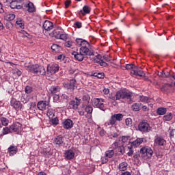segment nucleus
Wrapping results in <instances>:
<instances>
[{
  "mask_svg": "<svg viewBox=\"0 0 175 175\" xmlns=\"http://www.w3.org/2000/svg\"><path fill=\"white\" fill-rule=\"evenodd\" d=\"M64 46L65 47H71L72 46H73V42H72V40H68L64 43Z\"/></svg>",
  "mask_w": 175,
  "mask_h": 175,
  "instance_id": "50",
  "label": "nucleus"
},
{
  "mask_svg": "<svg viewBox=\"0 0 175 175\" xmlns=\"http://www.w3.org/2000/svg\"><path fill=\"white\" fill-rule=\"evenodd\" d=\"M94 110V108H92V106H87L85 107V112L87 113V114H92V111Z\"/></svg>",
  "mask_w": 175,
  "mask_h": 175,
  "instance_id": "41",
  "label": "nucleus"
},
{
  "mask_svg": "<svg viewBox=\"0 0 175 175\" xmlns=\"http://www.w3.org/2000/svg\"><path fill=\"white\" fill-rule=\"evenodd\" d=\"M75 104L77 105V106L79 107V106H80V103L81 100L79 99L77 97L75 98Z\"/></svg>",
  "mask_w": 175,
  "mask_h": 175,
  "instance_id": "62",
  "label": "nucleus"
},
{
  "mask_svg": "<svg viewBox=\"0 0 175 175\" xmlns=\"http://www.w3.org/2000/svg\"><path fill=\"white\" fill-rule=\"evenodd\" d=\"M11 106L15 109V110H21V109H23V105L21 104V103L17 100H16V98H12L11 99Z\"/></svg>",
  "mask_w": 175,
  "mask_h": 175,
  "instance_id": "11",
  "label": "nucleus"
},
{
  "mask_svg": "<svg viewBox=\"0 0 175 175\" xmlns=\"http://www.w3.org/2000/svg\"><path fill=\"white\" fill-rule=\"evenodd\" d=\"M60 91H61V88L59 86L52 85L50 88H49V92L52 95H55V94H59Z\"/></svg>",
  "mask_w": 175,
  "mask_h": 175,
  "instance_id": "20",
  "label": "nucleus"
},
{
  "mask_svg": "<svg viewBox=\"0 0 175 175\" xmlns=\"http://www.w3.org/2000/svg\"><path fill=\"white\" fill-rule=\"evenodd\" d=\"M70 106H71V109H73L74 110H76V109H78L79 107H77L76 104V101L71 100L70 102Z\"/></svg>",
  "mask_w": 175,
  "mask_h": 175,
  "instance_id": "46",
  "label": "nucleus"
},
{
  "mask_svg": "<svg viewBox=\"0 0 175 175\" xmlns=\"http://www.w3.org/2000/svg\"><path fill=\"white\" fill-rule=\"evenodd\" d=\"M21 126L22 125L21 124H20V122L14 123L10 126L11 130V133L13 132H15V133H17V134L20 133V132L23 131V128Z\"/></svg>",
  "mask_w": 175,
  "mask_h": 175,
  "instance_id": "7",
  "label": "nucleus"
},
{
  "mask_svg": "<svg viewBox=\"0 0 175 175\" xmlns=\"http://www.w3.org/2000/svg\"><path fill=\"white\" fill-rule=\"evenodd\" d=\"M58 70H59V66L58 64H51L47 66V72H49L51 75H55Z\"/></svg>",
  "mask_w": 175,
  "mask_h": 175,
  "instance_id": "12",
  "label": "nucleus"
},
{
  "mask_svg": "<svg viewBox=\"0 0 175 175\" xmlns=\"http://www.w3.org/2000/svg\"><path fill=\"white\" fill-rule=\"evenodd\" d=\"M163 121H172L173 120V113H167L163 117Z\"/></svg>",
  "mask_w": 175,
  "mask_h": 175,
  "instance_id": "31",
  "label": "nucleus"
},
{
  "mask_svg": "<svg viewBox=\"0 0 175 175\" xmlns=\"http://www.w3.org/2000/svg\"><path fill=\"white\" fill-rule=\"evenodd\" d=\"M64 3H65V8L67 9V8H69V5H70V3H72V1L67 0L64 2Z\"/></svg>",
  "mask_w": 175,
  "mask_h": 175,
  "instance_id": "60",
  "label": "nucleus"
},
{
  "mask_svg": "<svg viewBox=\"0 0 175 175\" xmlns=\"http://www.w3.org/2000/svg\"><path fill=\"white\" fill-rule=\"evenodd\" d=\"M112 148L113 150H116L117 148H118V142H115L113 144H112Z\"/></svg>",
  "mask_w": 175,
  "mask_h": 175,
  "instance_id": "61",
  "label": "nucleus"
},
{
  "mask_svg": "<svg viewBox=\"0 0 175 175\" xmlns=\"http://www.w3.org/2000/svg\"><path fill=\"white\" fill-rule=\"evenodd\" d=\"M32 91H33V88L31 86H26L25 88V92H26V94H31Z\"/></svg>",
  "mask_w": 175,
  "mask_h": 175,
  "instance_id": "49",
  "label": "nucleus"
},
{
  "mask_svg": "<svg viewBox=\"0 0 175 175\" xmlns=\"http://www.w3.org/2000/svg\"><path fill=\"white\" fill-rule=\"evenodd\" d=\"M18 150V149L17 148V146H14L13 145L10 146L8 148V151L10 152V155H14L15 154H17Z\"/></svg>",
  "mask_w": 175,
  "mask_h": 175,
  "instance_id": "25",
  "label": "nucleus"
},
{
  "mask_svg": "<svg viewBox=\"0 0 175 175\" xmlns=\"http://www.w3.org/2000/svg\"><path fill=\"white\" fill-rule=\"evenodd\" d=\"M116 121H117L116 119V117L114 116V115H112L111 116L110 120H109V122H106L105 125H107H107H115L116 124Z\"/></svg>",
  "mask_w": 175,
  "mask_h": 175,
  "instance_id": "34",
  "label": "nucleus"
},
{
  "mask_svg": "<svg viewBox=\"0 0 175 175\" xmlns=\"http://www.w3.org/2000/svg\"><path fill=\"white\" fill-rule=\"evenodd\" d=\"M90 43H88V42H87V40H83V41L82 42V44H81V47H87V46H89Z\"/></svg>",
  "mask_w": 175,
  "mask_h": 175,
  "instance_id": "56",
  "label": "nucleus"
},
{
  "mask_svg": "<svg viewBox=\"0 0 175 175\" xmlns=\"http://www.w3.org/2000/svg\"><path fill=\"white\" fill-rule=\"evenodd\" d=\"M51 49L53 53H59L62 50V47L57 44H53Z\"/></svg>",
  "mask_w": 175,
  "mask_h": 175,
  "instance_id": "26",
  "label": "nucleus"
},
{
  "mask_svg": "<svg viewBox=\"0 0 175 175\" xmlns=\"http://www.w3.org/2000/svg\"><path fill=\"white\" fill-rule=\"evenodd\" d=\"M25 68L27 70L32 72V73H36V75H41L42 76H44V75H46V69L44 67L38 64L31 65L28 63H25Z\"/></svg>",
  "mask_w": 175,
  "mask_h": 175,
  "instance_id": "1",
  "label": "nucleus"
},
{
  "mask_svg": "<svg viewBox=\"0 0 175 175\" xmlns=\"http://www.w3.org/2000/svg\"><path fill=\"white\" fill-rule=\"evenodd\" d=\"M1 122L4 126L9 124V120L6 119V118H1Z\"/></svg>",
  "mask_w": 175,
  "mask_h": 175,
  "instance_id": "42",
  "label": "nucleus"
},
{
  "mask_svg": "<svg viewBox=\"0 0 175 175\" xmlns=\"http://www.w3.org/2000/svg\"><path fill=\"white\" fill-rule=\"evenodd\" d=\"M129 136H122L121 137V142H122V143H126V142L129 140Z\"/></svg>",
  "mask_w": 175,
  "mask_h": 175,
  "instance_id": "53",
  "label": "nucleus"
},
{
  "mask_svg": "<svg viewBox=\"0 0 175 175\" xmlns=\"http://www.w3.org/2000/svg\"><path fill=\"white\" fill-rule=\"evenodd\" d=\"M62 125L64 129H72L73 128V121L70 119H67L62 122Z\"/></svg>",
  "mask_w": 175,
  "mask_h": 175,
  "instance_id": "18",
  "label": "nucleus"
},
{
  "mask_svg": "<svg viewBox=\"0 0 175 175\" xmlns=\"http://www.w3.org/2000/svg\"><path fill=\"white\" fill-rule=\"evenodd\" d=\"M75 27H77V28H81L82 25L81 22H76L75 23Z\"/></svg>",
  "mask_w": 175,
  "mask_h": 175,
  "instance_id": "64",
  "label": "nucleus"
},
{
  "mask_svg": "<svg viewBox=\"0 0 175 175\" xmlns=\"http://www.w3.org/2000/svg\"><path fill=\"white\" fill-rule=\"evenodd\" d=\"M139 99L140 102H142L143 103H150V102L152 100V98H148L146 96H139Z\"/></svg>",
  "mask_w": 175,
  "mask_h": 175,
  "instance_id": "27",
  "label": "nucleus"
},
{
  "mask_svg": "<svg viewBox=\"0 0 175 175\" xmlns=\"http://www.w3.org/2000/svg\"><path fill=\"white\" fill-rule=\"evenodd\" d=\"M143 142V138H137L135 141L132 142V146L133 147H138V146H140V144Z\"/></svg>",
  "mask_w": 175,
  "mask_h": 175,
  "instance_id": "33",
  "label": "nucleus"
},
{
  "mask_svg": "<svg viewBox=\"0 0 175 175\" xmlns=\"http://www.w3.org/2000/svg\"><path fill=\"white\" fill-rule=\"evenodd\" d=\"M46 106H47V101H39L37 104V107L39 110H46Z\"/></svg>",
  "mask_w": 175,
  "mask_h": 175,
  "instance_id": "24",
  "label": "nucleus"
},
{
  "mask_svg": "<svg viewBox=\"0 0 175 175\" xmlns=\"http://www.w3.org/2000/svg\"><path fill=\"white\" fill-rule=\"evenodd\" d=\"M76 79H72L69 81V82L66 83L64 84V88H66L68 91H70V92H73L75 91V89L76 88Z\"/></svg>",
  "mask_w": 175,
  "mask_h": 175,
  "instance_id": "5",
  "label": "nucleus"
},
{
  "mask_svg": "<svg viewBox=\"0 0 175 175\" xmlns=\"http://www.w3.org/2000/svg\"><path fill=\"white\" fill-rule=\"evenodd\" d=\"M26 7L27 8L29 13H33L34 12H36L35 5H33V3H28L27 4H26Z\"/></svg>",
  "mask_w": 175,
  "mask_h": 175,
  "instance_id": "28",
  "label": "nucleus"
},
{
  "mask_svg": "<svg viewBox=\"0 0 175 175\" xmlns=\"http://www.w3.org/2000/svg\"><path fill=\"white\" fill-rule=\"evenodd\" d=\"M83 39H81V38H77L76 39V42H77V44L79 45V46H81V44H82V43H83Z\"/></svg>",
  "mask_w": 175,
  "mask_h": 175,
  "instance_id": "57",
  "label": "nucleus"
},
{
  "mask_svg": "<svg viewBox=\"0 0 175 175\" xmlns=\"http://www.w3.org/2000/svg\"><path fill=\"white\" fill-rule=\"evenodd\" d=\"M79 52H81L85 57H87V55H89L91 57V55H94V52L90 51V49H88L87 46H81L79 49Z\"/></svg>",
  "mask_w": 175,
  "mask_h": 175,
  "instance_id": "16",
  "label": "nucleus"
},
{
  "mask_svg": "<svg viewBox=\"0 0 175 175\" xmlns=\"http://www.w3.org/2000/svg\"><path fill=\"white\" fill-rule=\"evenodd\" d=\"M126 126L131 127L133 125V122L131 118H126L125 120Z\"/></svg>",
  "mask_w": 175,
  "mask_h": 175,
  "instance_id": "48",
  "label": "nucleus"
},
{
  "mask_svg": "<svg viewBox=\"0 0 175 175\" xmlns=\"http://www.w3.org/2000/svg\"><path fill=\"white\" fill-rule=\"evenodd\" d=\"M58 118H52V124L53 125H58Z\"/></svg>",
  "mask_w": 175,
  "mask_h": 175,
  "instance_id": "58",
  "label": "nucleus"
},
{
  "mask_svg": "<svg viewBox=\"0 0 175 175\" xmlns=\"http://www.w3.org/2000/svg\"><path fill=\"white\" fill-rule=\"evenodd\" d=\"M127 148L129 150L127 152L128 157H132V155H133V146H132V144L131 146H128Z\"/></svg>",
  "mask_w": 175,
  "mask_h": 175,
  "instance_id": "40",
  "label": "nucleus"
},
{
  "mask_svg": "<svg viewBox=\"0 0 175 175\" xmlns=\"http://www.w3.org/2000/svg\"><path fill=\"white\" fill-rule=\"evenodd\" d=\"M92 105L94 107H96L97 109H100V110H102L103 111H106L105 104L101 103L99 98H94L92 100Z\"/></svg>",
  "mask_w": 175,
  "mask_h": 175,
  "instance_id": "6",
  "label": "nucleus"
},
{
  "mask_svg": "<svg viewBox=\"0 0 175 175\" xmlns=\"http://www.w3.org/2000/svg\"><path fill=\"white\" fill-rule=\"evenodd\" d=\"M42 27L45 31H51L54 28V25L50 21H45L43 23Z\"/></svg>",
  "mask_w": 175,
  "mask_h": 175,
  "instance_id": "19",
  "label": "nucleus"
},
{
  "mask_svg": "<svg viewBox=\"0 0 175 175\" xmlns=\"http://www.w3.org/2000/svg\"><path fill=\"white\" fill-rule=\"evenodd\" d=\"M53 100H55V102H58V100H59V94H53Z\"/></svg>",
  "mask_w": 175,
  "mask_h": 175,
  "instance_id": "59",
  "label": "nucleus"
},
{
  "mask_svg": "<svg viewBox=\"0 0 175 175\" xmlns=\"http://www.w3.org/2000/svg\"><path fill=\"white\" fill-rule=\"evenodd\" d=\"M46 116H47V117H49V118H50L51 120L52 118H54V116H55L54 110L49 109L47 110V111H46Z\"/></svg>",
  "mask_w": 175,
  "mask_h": 175,
  "instance_id": "36",
  "label": "nucleus"
},
{
  "mask_svg": "<svg viewBox=\"0 0 175 175\" xmlns=\"http://www.w3.org/2000/svg\"><path fill=\"white\" fill-rule=\"evenodd\" d=\"M126 167H128V163L126 162H122L119 165V170L121 172H125Z\"/></svg>",
  "mask_w": 175,
  "mask_h": 175,
  "instance_id": "32",
  "label": "nucleus"
},
{
  "mask_svg": "<svg viewBox=\"0 0 175 175\" xmlns=\"http://www.w3.org/2000/svg\"><path fill=\"white\" fill-rule=\"evenodd\" d=\"M94 62H96V64H98V65H100V66H109V64L106 63L105 61H103L102 55H97L96 56V58L94 59Z\"/></svg>",
  "mask_w": 175,
  "mask_h": 175,
  "instance_id": "13",
  "label": "nucleus"
},
{
  "mask_svg": "<svg viewBox=\"0 0 175 175\" xmlns=\"http://www.w3.org/2000/svg\"><path fill=\"white\" fill-rule=\"evenodd\" d=\"M92 76L97 77V79H104L105 73L103 72H94L92 74Z\"/></svg>",
  "mask_w": 175,
  "mask_h": 175,
  "instance_id": "37",
  "label": "nucleus"
},
{
  "mask_svg": "<svg viewBox=\"0 0 175 175\" xmlns=\"http://www.w3.org/2000/svg\"><path fill=\"white\" fill-rule=\"evenodd\" d=\"M64 137L62 135H58L54 138L53 144L57 147H63L65 146V142H64Z\"/></svg>",
  "mask_w": 175,
  "mask_h": 175,
  "instance_id": "9",
  "label": "nucleus"
},
{
  "mask_svg": "<svg viewBox=\"0 0 175 175\" xmlns=\"http://www.w3.org/2000/svg\"><path fill=\"white\" fill-rule=\"evenodd\" d=\"M64 155L66 159H73L75 158V152L72 150H68L65 152Z\"/></svg>",
  "mask_w": 175,
  "mask_h": 175,
  "instance_id": "22",
  "label": "nucleus"
},
{
  "mask_svg": "<svg viewBox=\"0 0 175 175\" xmlns=\"http://www.w3.org/2000/svg\"><path fill=\"white\" fill-rule=\"evenodd\" d=\"M57 39H61L62 40H64V42H66V40L68 39V34L65 33H61L60 36H59V38Z\"/></svg>",
  "mask_w": 175,
  "mask_h": 175,
  "instance_id": "44",
  "label": "nucleus"
},
{
  "mask_svg": "<svg viewBox=\"0 0 175 175\" xmlns=\"http://www.w3.org/2000/svg\"><path fill=\"white\" fill-rule=\"evenodd\" d=\"M165 144H166V140H165L163 137L158 135L155 136L154 142V146H165Z\"/></svg>",
  "mask_w": 175,
  "mask_h": 175,
  "instance_id": "10",
  "label": "nucleus"
},
{
  "mask_svg": "<svg viewBox=\"0 0 175 175\" xmlns=\"http://www.w3.org/2000/svg\"><path fill=\"white\" fill-rule=\"evenodd\" d=\"M113 116L116 121H122V118H124V115H122V113L113 114Z\"/></svg>",
  "mask_w": 175,
  "mask_h": 175,
  "instance_id": "39",
  "label": "nucleus"
},
{
  "mask_svg": "<svg viewBox=\"0 0 175 175\" xmlns=\"http://www.w3.org/2000/svg\"><path fill=\"white\" fill-rule=\"evenodd\" d=\"M83 102H86L87 103H88L91 99V98L90 97V95L88 94H84L83 98H82Z\"/></svg>",
  "mask_w": 175,
  "mask_h": 175,
  "instance_id": "47",
  "label": "nucleus"
},
{
  "mask_svg": "<svg viewBox=\"0 0 175 175\" xmlns=\"http://www.w3.org/2000/svg\"><path fill=\"white\" fill-rule=\"evenodd\" d=\"M91 13V8L88 5H85L83 7V10H80L79 14L85 16L86 14H90Z\"/></svg>",
  "mask_w": 175,
  "mask_h": 175,
  "instance_id": "23",
  "label": "nucleus"
},
{
  "mask_svg": "<svg viewBox=\"0 0 175 175\" xmlns=\"http://www.w3.org/2000/svg\"><path fill=\"white\" fill-rule=\"evenodd\" d=\"M16 24L19 25L21 28H24V23H23V20L21 18H17Z\"/></svg>",
  "mask_w": 175,
  "mask_h": 175,
  "instance_id": "43",
  "label": "nucleus"
},
{
  "mask_svg": "<svg viewBox=\"0 0 175 175\" xmlns=\"http://www.w3.org/2000/svg\"><path fill=\"white\" fill-rule=\"evenodd\" d=\"M103 60L105 59V61H107V62H109V61H111V57H110L108 55H105L102 57Z\"/></svg>",
  "mask_w": 175,
  "mask_h": 175,
  "instance_id": "52",
  "label": "nucleus"
},
{
  "mask_svg": "<svg viewBox=\"0 0 175 175\" xmlns=\"http://www.w3.org/2000/svg\"><path fill=\"white\" fill-rule=\"evenodd\" d=\"M139 152L142 158H144L145 159L151 158L152 154H154L152 149L149 146H144L141 148Z\"/></svg>",
  "mask_w": 175,
  "mask_h": 175,
  "instance_id": "3",
  "label": "nucleus"
},
{
  "mask_svg": "<svg viewBox=\"0 0 175 175\" xmlns=\"http://www.w3.org/2000/svg\"><path fill=\"white\" fill-rule=\"evenodd\" d=\"M7 21H13L14 18H16V15L14 14H8L5 17Z\"/></svg>",
  "mask_w": 175,
  "mask_h": 175,
  "instance_id": "35",
  "label": "nucleus"
},
{
  "mask_svg": "<svg viewBox=\"0 0 175 175\" xmlns=\"http://www.w3.org/2000/svg\"><path fill=\"white\" fill-rule=\"evenodd\" d=\"M114 155V150H107L105 152V156L107 157L108 158H113Z\"/></svg>",
  "mask_w": 175,
  "mask_h": 175,
  "instance_id": "38",
  "label": "nucleus"
},
{
  "mask_svg": "<svg viewBox=\"0 0 175 175\" xmlns=\"http://www.w3.org/2000/svg\"><path fill=\"white\" fill-rule=\"evenodd\" d=\"M72 55H74L75 58L77 59V61H79L80 62H81V61H87V59H88V56H85L84 54H83L82 53L79 52H76L74 51L72 53Z\"/></svg>",
  "mask_w": 175,
  "mask_h": 175,
  "instance_id": "8",
  "label": "nucleus"
},
{
  "mask_svg": "<svg viewBox=\"0 0 175 175\" xmlns=\"http://www.w3.org/2000/svg\"><path fill=\"white\" fill-rule=\"evenodd\" d=\"M161 90L162 92L170 94V92H173V85L165 83L161 88Z\"/></svg>",
  "mask_w": 175,
  "mask_h": 175,
  "instance_id": "14",
  "label": "nucleus"
},
{
  "mask_svg": "<svg viewBox=\"0 0 175 175\" xmlns=\"http://www.w3.org/2000/svg\"><path fill=\"white\" fill-rule=\"evenodd\" d=\"M61 98L62 99H65L66 100H69V96L68 95H66V94H62L61 96Z\"/></svg>",
  "mask_w": 175,
  "mask_h": 175,
  "instance_id": "63",
  "label": "nucleus"
},
{
  "mask_svg": "<svg viewBox=\"0 0 175 175\" xmlns=\"http://www.w3.org/2000/svg\"><path fill=\"white\" fill-rule=\"evenodd\" d=\"M135 68H136V66H134L133 64H126V69H132V70H133V69H135Z\"/></svg>",
  "mask_w": 175,
  "mask_h": 175,
  "instance_id": "55",
  "label": "nucleus"
},
{
  "mask_svg": "<svg viewBox=\"0 0 175 175\" xmlns=\"http://www.w3.org/2000/svg\"><path fill=\"white\" fill-rule=\"evenodd\" d=\"M63 31L62 28L57 27L51 33V36H52V38H55V39H59V36L62 33Z\"/></svg>",
  "mask_w": 175,
  "mask_h": 175,
  "instance_id": "15",
  "label": "nucleus"
},
{
  "mask_svg": "<svg viewBox=\"0 0 175 175\" xmlns=\"http://www.w3.org/2000/svg\"><path fill=\"white\" fill-rule=\"evenodd\" d=\"M138 130L142 133H148L151 131V126L146 122H141L138 125Z\"/></svg>",
  "mask_w": 175,
  "mask_h": 175,
  "instance_id": "4",
  "label": "nucleus"
},
{
  "mask_svg": "<svg viewBox=\"0 0 175 175\" xmlns=\"http://www.w3.org/2000/svg\"><path fill=\"white\" fill-rule=\"evenodd\" d=\"M10 6L11 9H21L23 5H18V1L12 0L10 2Z\"/></svg>",
  "mask_w": 175,
  "mask_h": 175,
  "instance_id": "21",
  "label": "nucleus"
},
{
  "mask_svg": "<svg viewBox=\"0 0 175 175\" xmlns=\"http://www.w3.org/2000/svg\"><path fill=\"white\" fill-rule=\"evenodd\" d=\"M131 74L134 76H139V77H143V76H144V72L137 66L135 67V69L131 70Z\"/></svg>",
  "mask_w": 175,
  "mask_h": 175,
  "instance_id": "17",
  "label": "nucleus"
},
{
  "mask_svg": "<svg viewBox=\"0 0 175 175\" xmlns=\"http://www.w3.org/2000/svg\"><path fill=\"white\" fill-rule=\"evenodd\" d=\"M101 162L102 163H107V162H109V158L106 157V155L101 157Z\"/></svg>",
  "mask_w": 175,
  "mask_h": 175,
  "instance_id": "54",
  "label": "nucleus"
},
{
  "mask_svg": "<svg viewBox=\"0 0 175 175\" xmlns=\"http://www.w3.org/2000/svg\"><path fill=\"white\" fill-rule=\"evenodd\" d=\"M9 133H12V131L10 130V127H5L3 129V135H8Z\"/></svg>",
  "mask_w": 175,
  "mask_h": 175,
  "instance_id": "45",
  "label": "nucleus"
},
{
  "mask_svg": "<svg viewBox=\"0 0 175 175\" xmlns=\"http://www.w3.org/2000/svg\"><path fill=\"white\" fill-rule=\"evenodd\" d=\"M132 98V93L130 92L120 90L118 91L115 96H109L111 100H120V99H131Z\"/></svg>",
  "mask_w": 175,
  "mask_h": 175,
  "instance_id": "2",
  "label": "nucleus"
},
{
  "mask_svg": "<svg viewBox=\"0 0 175 175\" xmlns=\"http://www.w3.org/2000/svg\"><path fill=\"white\" fill-rule=\"evenodd\" d=\"M167 109L165 107H159L157 109V114L158 116H165V113H167Z\"/></svg>",
  "mask_w": 175,
  "mask_h": 175,
  "instance_id": "29",
  "label": "nucleus"
},
{
  "mask_svg": "<svg viewBox=\"0 0 175 175\" xmlns=\"http://www.w3.org/2000/svg\"><path fill=\"white\" fill-rule=\"evenodd\" d=\"M118 152L124 155V154H125V147H124V146H118Z\"/></svg>",
  "mask_w": 175,
  "mask_h": 175,
  "instance_id": "51",
  "label": "nucleus"
},
{
  "mask_svg": "<svg viewBox=\"0 0 175 175\" xmlns=\"http://www.w3.org/2000/svg\"><path fill=\"white\" fill-rule=\"evenodd\" d=\"M141 105H142V103H135L133 104L131 106V109H132L133 111H139Z\"/></svg>",
  "mask_w": 175,
  "mask_h": 175,
  "instance_id": "30",
  "label": "nucleus"
}]
</instances>
